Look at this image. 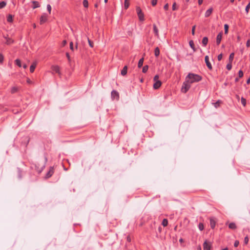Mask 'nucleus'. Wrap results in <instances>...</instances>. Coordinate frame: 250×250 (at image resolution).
<instances>
[{
    "instance_id": "nucleus-1",
    "label": "nucleus",
    "mask_w": 250,
    "mask_h": 250,
    "mask_svg": "<svg viewBox=\"0 0 250 250\" xmlns=\"http://www.w3.org/2000/svg\"><path fill=\"white\" fill-rule=\"evenodd\" d=\"M186 79L188 80L190 84L201 81L202 77L199 75L189 73L186 77Z\"/></svg>"
},
{
    "instance_id": "nucleus-2",
    "label": "nucleus",
    "mask_w": 250,
    "mask_h": 250,
    "mask_svg": "<svg viewBox=\"0 0 250 250\" xmlns=\"http://www.w3.org/2000/svg\"><path fill=\"white\" fill-rule=\"evenodd\" d=\"M191 87V84L185 79V81L183 83V85L181 88V91L183 93H186L190 89Z\"/></svg>"
},
{
    "instance_id": "nucleus-3",
    "label": "nucleus",
    "mask_w": 250,
    "mask_h": 250,
    "mask_svg": "<svg viewBox=\"0 0 250 250\" xmlns=\"http://www.w3.org/2000/svg\"><path fill=\"white\" fill-rule=\"evenodd\" d=\"M136 11L139 20L140 21H144L145 20L144 15L140 7H136Z\"/></svg>"
},
{
    "instance_id": "nucleus-4",
    "label": "nucleus",
    "mask_w": 250,
    "mask_h": 250,
    "mask_svg": "<svg viewBox=\"0 0 250 250\" xmlns=\"http://www.w3.org/2000/svg\"><path fill=\"white\" fill-rule=\"evenodd\" d=\"M48 15L46 13H42L40 17V24H42L44 23H45V22H46L48 20Z\"/></svg>"
},
{
    "instance_id": "nucleus-5",
    "label": "nucleus",
    "mask_w": 250,
    "mask_h": 250,
    "mask_svg": "<svg viewBox=\"0 0 250 250\" xmlns=\"http://www.w3.org/2000/svg\"><path fill=\"white\" fill-rule=\"evenodd\" d=\"M205 63H206L208 69L210 70H211L212 69V65H211L210 62L209 61V57L208 56H205Z\"/></svg>"
},
{
    "instance_id": "nucleus-6",
    "label": "nucleus",
    "mask_w": 250,
    "mask_h": 250,
    "mask_svg": "<svg viewBox=\"0 0 250 250\" xmlns=\"http://www.w3.org/2000/svg\"><path fill=\"white\" fill-rule=\"evenodd\" d=\"M111 96L113 99L118 100L119 99V94L118 91L113 90L111 93Z\"/></svg>"
},
{
    "instance_id": "nucleus-7",
    "label": "nucleus",
    "mask_w": 250,
    "mask_h": 250,
    "mask_svg": "<svg viewBox=\"0 0 250 250\" xmlns=\"http://www.w3.org/2000/svg\"><path fill=\"white\" fill-rule=\"evenodd\" d=\"M52 70L57 73L59 76H61V73L60 70V67L58 65H52L51 66Z\"/></svg>"
},
{
    "instance_id": "nucleus-8",
    "label": "nucleus",
    "mask_w": 250,
    "mask_h": 250,
    "mask_svg": "<svg viewBox=\"0 0 250 250\" xmlns=\"http://www.w3.org/2000/svg\"><path fill=\"white\" fill-rule=\"evenodd\" d=\"M211 246L210 243H208L207 241H205L203 244L204 250H210Z\"/></svg>"
},
{
    "instance_id": "nucleus-9",
    "label": "nucleus",
    "mask_w": 250,
    "mask_h": 250,
    "mask_svg": "<svg viewBox=\"0 0 250 250\" xmlns=\"http://www.w3.org/2000/svg\"><path fill=\"white\" fill-rule=\"evenodd\" d=\"M34 166L35 167V169L38 173H41L42 171L43 168L45 167L44 164L41 167L37 166L36 164L34 165Z\"/></svg>"
},
{
    "instance_id": "nucleus-10",
    "label": "nucleus",
    "mask_w": 250,
    "mask_h": 250,
    "mask_svg": "<svg viewBox=\"0 0 250 250\" xmlns=\"http://www.w3.org/2000/svg\"><path fill=\"white\" fill-rule=\"evenodd\" d=\"M222 32H220L217 36L216 37V44L219 45L221 41L222 37Z\"/></svg>"
},
{
    "instance_id": "nucleus-11",
    "label": "nucleus",
    "mask_w": 250,
    "mask_h": 250,
    "mask_svg": "<svg viewBox=\"0 0 250 250\" xmlns=\"http://www.w3.org/2000/svg\"><path fill=\"white\" fill-rule=\"evenodd\" d=\"M54 173V168L53 167H51L49 171L46 174V178H48L50 177Z\"/></svg>"
},
{
    "instance_id": "nucleus-12",
    "label": "nucleus",
    "mask_w": 250,
    "mask_h": 250,
    "mask_svg": "<svg viewBox=\"0 0 250 250\" xmlns=\"http://www.w3.org/2000/svg\"><path fill=\"white\" fill-rule=\"evenodd\" d=\"M161 84L162 83L160 81L157 80L153 84V88L155 89H157L161 86Z\"/></svg>"
},
{
    "instance_id": "nucleus-13",
    "label": "nucleus",
    "mask_w": 250,
    "mask_h": 250,
    "mask_svg": "<svg viewBox=\"0 0 250 250\" xmlns=\"http://www.w3.org/2000/svg\"><path fill=\"white\" fill-rule=\"evenodd\" d=\"M212 11H213V9L212 8H210L208 9L206 11L205 14V17H208L212 13Z\"/></svg>"
},
{
    "instance_id": "nucleus-14",
    "label": "nucleus",
    "mask_w": 250,
    "mask_h": 250,
    "mask_svg": "<svg viewBox=\"0 0 250 250\" xmlns=\"http://www.w3.org/2000/svg\"><path fill=\"white\" fill-rule=\"evenodd\" d=\"M127 72V66L125 65L121 70V74L122 76H125Z\"/></svg>"
},
{
    "instance_id": "nucleus-15",
    "label": "nucleus",
    "mask_w": 250,
    "mask_h": 250,
    "mask_svg": "<svg viewBox=\"0 0 250 250\" xmlns=\"http://www.w3.org/2000/svg\"><path fill=\"white\" fill-rule=\"evenodd\" d=\"M37 63L36 62H33L30 67V71L31 73H33L36 68Z\"/></svg>"
},
{
    "instance_id": "nucleus-16",
    "label": "nucleus",
    "mask_w": 250,
    "mask_h": 250,
    "mask_svg": "<svg viewBox=\"0 0 250 250\" xmlns=\"http://www.w3.org/2000/svg\"><path fill=\"white\" fill-rule=\"evenodd\" d=\"M32 3L33 4V6H32L33 9H35L40 6V3L37 1H32Z\"/></svg>"
},
{
    "instance_id": "nucleus-17",
    "label": "nucleus",
    "mask_w": 250,
    "mask_h": 250,
    "mask_svg": "<svg viewBox=\"0 0 250 250\" xmlns=\"http://www.w3.org/2000/svg\"><path fill=\"white\" fill-rule=\"evenodd\" d=\"M208 42V38L207 37H205L203 38L202 43L203 46H206Z\"/></svg>"
},
{
    "instance_id": "nucleus-18",
    "label": "nucleus",
    "mask_w": 250,
    "mask_h": 250,
    "mask_svg": "<svg viewBox=\"0 0 250 250\" xmlns=\"http://www.w3.org/2000/svg\"><path fill=\"white\" fill-rule=\"evenodd\" d=\"M153 31L155 34V36L157 37H158L159 36V31H158V28L156 27V25L155 24H153Z\"/></svg>"
},
{
    "instance_id": "nucleus-19",
    "label": "nucleus",
    "mask_w": 250,
    "mask_h": 250,
    "mask_svg": "<svg viewBox=\"0 0 250 250\" xmlns=\"http://www.w3.org/2000/svg\"><path fill=\"white\" fill-rule=\"evenodd\" d=\"M229 228L230 229H236V225L234 223L232 222L229 225Z\"/></svg>"
},
{
    "instance_id": "nucleus-20",
    "label": "nucleus",
    "mask_w": 250,
    "mask_h": 250,
    "mask_svg": "<svg viewBox=\"0 0 250 250\" xmlns=\"http://www.w3.org/2000/svg\"><path fill=\"white\" fill-rule=\"evenodd\" d=\"M154 54L156 57H158L160 55V49L158 47L155 48Z\"/></svg>"
},
{
    "instance_id": "nucleus-21",
    "label": "nucleus",
    "mask_w": 250,
    "mask_h": 250,
    "mask_svg": "<svg viewBox=\"0 0 250 250\" xmlns=\"http://www.w3.org/2000/svg\"><path fill=\"white\" fill-rule=\"evenodd\" d=\"M143 62H144V58H142L141 59H140L139 60L138 63V67L139 68H141L143 66Z\"/></svg>"
},
{
    "instance_id": "nucleus-22",
    "label": "nucleus",
    "mask_w": 250,
    "mask_h": 250,
    "mask_svg": "<svg viewBox=\"0 0 250 250\" xmlns=\"http://www.w3.org/2000/svg\"><path fill=\"white\" fill-rule=\"evenodd\" d=\"M189 44L190 47L193 49L194 51H195L196 49L194 47V42L193 41L191 40L189 42Z\"/></svg>"
},
{
    "instance_id": "nucleus-23",
    "label": "nucleus",
    "mask_w": 250,
    "mask_h": 250,
    "mask_svg": "<svg viewBox=\"0 0 250 250\" xmlns=\"http://www.w3.org/2000/svg\"><path fill=\"white\" fill-rule=\"evenodd\" d=\"M129 6V2L128 0H125L124 2V8L125 9H127Z\"/></svg>"
},
{
    "instance_id": "nucleus-24",
    "label": "nucleus",
    "mask_w": 250,
    "mask_h": 250,
    "mask_svg": "<svg viewBox=\"0 0 250 250\" xmlns=\"http://www.w3.org/2000/svg\"><path fill=\"white\" fill-rule=\"evenodd\" d=\"M221 102L220 100H218L216 102L212 103V104L215 108H217L219 106Z\"/></svg>"
},
{
    "instance_id": "nucleus-25",
    "label": "nucleus",
    "mask_w": 250,
    "mask_h": 250,
    "mask_svg": "<svg viewBox=\"0 0 250 250\" xmlns=\"http://www.w3.org/2000/svg\"><path fill=\"white\" fill-rule=\"evenodd\" d=\"M162 225L164 227H166L168 225V220L167 219H164L162 222Z\"/></svg>"
},
{
    "instance_id": "nucleus-26",
    "label": "nucleus",
    "mask_w": 250,
    "mask_h": 250,
    "mask_svg": "<svg viewBox=\"0 0 250 250\" xmlns=\"http://www.w3.org/2000/svg\"><path fill=\"white\" fill-rule=\"evenodd\" d=\"M15 62L16 64L19 67H21L22 66L21 62L19 59H16Z\"/></svg>"
},
{
    "instance_id": "nucleus-27",
    "label": "nucleus",
    "mask_w": 250,
    "mask_h": 250,
    "mask_svg": "<svg viewBox=\"0 0 250 250\" xmlns=\"http://www.w3.org/2000/svg\"><path fill=\"white\" fill-rule=\"evenodd\" d=\"M234 53H231L229 56V61L230 62H232L234 58Z\"/></svg>"
},
{
    "instance_id": "nucleus-28",
    "label": "nucleus",
    "mask_w": 250,
    "mask_h": 250,
    "mask_svg": "<svg viewBox=\"0 0 250 250\" xmlns=\"http://www.w3.org/2000/svg\"><path fill=\"white\" fill-rule=\"evenodd\" d=\"M7 21L9 22H11L13 21V16L11 15H9L7 18Z\"/></svg>"
},
{
    "instance_id": "nucleus-29",
    "label": "nucleus",
    "mask_w": 250,
    "mask_h": 250,
    "mask_svg": "<svg viewBox=\"0 0 250 250\" xmlns=\"http://www.w3.org/2000/svg\"><path fill=\"white\" fill-rule=\"evenodd\" d=\"M6 5V2L4 1L0 2V9L3 8Z\"/></svg>"
},
{
    "instance_id": "nucleus-30",
    "label": "nucleus",
    "mask_w": 250,
    "mask_h": 250,
    "mask_svg": "<svg viewBox=\"0 0 250 250\" xmlns=\"http://www.w3.org/2000/svg\"><path fill=\"white\" fill-rule=\"evenodd\" d=\"M229 25L227 24H225L224 25V30H225V34H227L228 33V29H229Z\"/></svg>"
},
{
    "instance_id": "nucleus-31",
    "label": "nucleus",
    "mask_w": 250,
    "mask_h": 250,
    "mask_svg": "<svg viewBox=\"0 0 250 250\" xmlns=\"http://www.w3.org/2000/svg\"><path fill=\"white\" fill-rule=\"evenodd\" d=\"M148 65H145L143 67V69H142V72L143 73H146L147 70H148Z\"/></svg>"
},
{
    "instance_id": "nucleus-32",
    "label": "nucleus",
    "mask_w": 250,
    "mask_h": 250,
    "mask_svg": "<svg viewBox=\"0 0 250 250\" xmlns=\"http://www.w3.org/2000/svg\"><path fill=\"white\" fill-rule=\"evenodd\" d=\"M83 5L84 7L87 8L88 6V2L87 0H83Z\"/></svg>"
},
{
    "instance_id": "nucleus-33",
    "label": "nucleus",
    "mask_w": 250,
    "mask_h": 250,
    "mask_svg": "<svg viewBox=\"0 0 250 250\" xmlns=\"http://www.w3.org/2000/svg\"><path fill=\"white\" fill-rule=\"evenodd\" d=\"M241 101L242 104L244 106H245L246 104V100L244 98L242 97L241 99Z\"/></svg>"
},
{
    "instance_id": "nucleus-34",
    "label": "nucleus",
    "mask_w": 250,
    "mask_h": 250,
    "mask_svg": "<svg viewBox=\"0 0 250 250\" xmlns=\"http://www.w3.org/2000/svg\"><path fill=\"white\" fill-rule=\"evenodd\" d=\"M250 8V2L248 4L245 8V11L247 13H249V10Z\"/></svg>"
},
{
    "instance_id": "nucleus-35",
    "label": "nucleus",
    "mask_w": 250,
    "mask_h": 250,
    "mask_svg": "<svg viewBox=\"0 0 250 250\" xmlns=\"http://www.w3.org/2000/svg\"><path fill=\"white\" fill-rule=\"evenodd\" d=\"M226 68L228 70H230L232 68L231 62H229V63H228L226 66Z\"/></svg>"
},
{
    "instance_id": "nucleus-36",
    "label": "nucleus",
    "mask_w": 250,
    "mask_h": 250,
    "mask_svg": "<svg viewBox=\"0 0 250 250\" xmlns=\"http://www.w3.org/2000/svg\"><path fill=\"white\" fill-rule=\"evenodd\" d=\"M46 8H47V11H48L49 13L50 14L51 13V6L50 4H47V6H46Z\"/></svg>"
},
{
    "instance_id": "nucleus-37",
    "label": "nucleus",
    "mask_w": 250,
    "mask_h": 250,
    "mask_svg": "<svg viewBox=\"0 0 250 250\" xmlns=\"http://www.w3.org/2000/svg\"><path fill=\"white\" fill-rule=\"evenodd\" d=\"M243 72L242 70H240L238 72V76L239 78H242L243 76Z\"/></svg>"
},
{
    "instance_id": "nucleus-38",
    "label": "nucleus",
    "mask_w": 250,
    "mask_h": 250,
    "mask_svg": "<svg viewBox=\"0 0 250 250\" xmlns=\"http://www.w3.org/2000/svg\"><path fill=\"white\" fill-rule=\"evenodd\" d=\"M87 40H88V42L89 45L91 47H93V43L88 38H87Z\"/></svg>"
},
{
    "instance_id": "nucleus-39",
    "label": "nucleus",
    "mask_w": 250,
    "mask_h": 250,
    "mask_svg": "<svg viewBox=\"0 0 250 250\" xmlns=\"http://www.w3.org/2000/svg\"><path fill=\"white\" fill-rule=\"evenodd\" d=\"M249 238H248V236H246V237L244 238V243H245V244L246 245V244H247L248 243V242H249Z\"/></svg>"
},
{
    "instance_id": "nucleus-40",
    "label": "nucleus",
    "mask_w": 250,
    "mask_h": 250,
    "mask_svg": "<svg viewBox=\"0 0 250 250\" xmlns=\"http://www.w3.org/2000/svg\"><path fill=\"white\" fill-rule=\"evenodd\" d=\"M210 226L212 229H213L215 227V222L212 220H210Z\"/></svg>"
},
{
    "instance_id": "nucleus-41",
    "label": "nucleus",
    "mask_w": 250,
    "mask_h": 250,
    "mask_svg": "<svg viewBox=\"0 0 250 250\" xmlns=\"http://www.w3.org/2000/svg\"><path fill=\"white\" fill-rule=\"evenodd\" d=\"M199 229L200 230H202L204 229V226L203 224L200 223L199 224Z\"/></svg>"
},
{
    "instance_id": "nucleus-42",
    "label": "nucleus",
    "mask_w": 250,
    "mask_h": 250,
    "mask_svg": "<svg viewBox=\"0 0 250 250\" xmlns=\"http://www.w3.org/2000/svg\"><path fill=\"white\" fill-rule=\"evenodd\" d=\"M17 91V88L16 87H13L11 89V92L14 93H15Z\"/></svg>"
},
{
    "instance_id": "nucleus-43",
    "label": "nucleus",
    "mask_w": 250,
    "mask_h": 250,
    "mask_svg": "<svg viewBox=\"0 0 250 250\" xmlns=\"http://www.w3.org/2000/svg\"><path fill=\"white\" fill-rule=\"evenodd\" d=\"M157 0H152L151 4L153 6H155L157 4Z\"/></svg>"
},
{
    "instance_id": "nucleus-44",
    "label": "nucleus",
    "mask_w": 250,
    "mask_h": 250,
    "mask_svg": "<svg viewBox=\"0 0 250 250\" xmlns=\"http://www.w3.org/2000/svg\"><path fill=\"white\" fill-rule=\"evenodd\" d=\"M21 171L20 169L18 168V177L20 179L21 178Z\"/></svg>"
},
{
    "instance_id": "nucleus-45",
    "label": "nucleus",
    "mask_w": 250,
    "mask_h": 250,
    "mask_svg": "<svg viewBox=\"0 0 250 250\" xmlns=\"http://www.w3.org/2000/svg\"><path fill=\"white\" fill-rule=\"evenodd\" d=\"M70 48L72 51L74 50L73 43L72 42L70 43Z\"/></svg>"
},
{
    "instance_id": "nucleus-46",
    "label": "nucleus",
    "mask_w": 250,
    "mask_h": 250,
    "mask_svg": "<svg viewBox=\"0 0 250 250\" xmlns=\"http://www.w3.org/2000/svg\"><path fill=\"white\" fill-rule=\"evenodd\" d=\"M239 244V242L238 241L236 240L235 241L234 243V247H238V245Z\"/></svg>"
},
{
    "instance_id": "nucleus-47",
    "label": "nucleus",
    "mask_w": 250,
    "mask_h": 250,
    "mask_svg": "<svg viewBox=\"0 0 250 250\" xmlns=\"http://www.w3.org/2000/svg\"><path fill=\"white\" fill-rule=\"evenodd\" d=\"M3 61V56L1 53H0V63L2 62Z\"/></svg>"
},
{
    "instance_id": "nucleus-48",
    "label": "nucleus",
    "mask_w": 250,
    "mask_h": 250,
    "mask_svg": "<svg viewBox=\"0 0 250 250\" xmlns=\"http://www.w3.org/2000/svg\"><path fill=\"white\" fill-rule=\"evenodd\" d=\"M217 59L218 61H221L222 59V54H219L217 57Z\"/></svg>"
},
{
    "instance_id": "nucleus-49",
    "label": "nucleus",
    "mask_w": 250,
    "mask_h": 250,
    "mask_svg": "<svg viewBox=\"0 0 250 250\" xmlns=\"http://www.w3.org/2000/svg\"><path fill=\"white\" fill-rule=\"evenodd\" d=\"M159 79V76L158 75H156L154 76V78H153V80L155 81V82H156L157 80H158Z\"/></svg>"
},
{
    "instance_id": "nucleus-50",
    "label": "nucleus",
    "mask_w": 250,
    "mask_h": 250,
    "mask_svg": "<svg viewBox=\"0 0 250 250\" xmlns=\"http://www.w3.org/2000/svg\"><path fill=\"white\" fill-rule=\"evenodd\" d=\"M250 46V39L248 40L246 42V46L249 47Z\"/></svg>"
},
{
    "instance_id": "nucleus-51",
    "label": "nucleus",
    "mask_w": 250,
    "mask_h": 250,
    "mask_svg": "<svg viewBox=\"0 0 250 250\" xmlns=\"http://www.w3.org/2000/svg\"><path fill=\"white\" fill-rule=\"evenodd\" d=\"M195 25L193 26L192 28V34L193 35L195 34Z\"/></svg>"
},
{
    "instance_id": "nucleus-52",
    "label": "nucleus",
    "mask_w": 250,
    "mask_h": 250,
    "mask_svg": "<svg viewBox=\"0 0 250 250\" xmlns=\"http://www.w3.org/2000/svg\"><path fill=\"white\" fill-rule=\"evenodd\" d=\"M168 8V4L167 3L164 6V9L165 10H167Z\"/></svg>"
},
{
    "instance_id": "nucleus-53",
    "label": "nucleus",
    "mask_w": 250,
    "mask_h": 250,
    "mask_svg": "<svg viewBox=\"0 0 250 250\" xmlns=\"http://www.w3.org/2000/svg\"><path fill=\"white\" fill-rule=\"evenodd\" d=\"M176 9V3L174 2L173 5H172V10H175Z\"/></svg>"
},
{
    "instance_id": "nucleus-54",
    "label": "nucleus",
    "mask_w": 250,
    "mask_h": 250,
    "mask_svg": "<svg viewBox=\"0 0 250 250\" xmlns=\"http://www.w3.org/2000/svg\"><path fill=\"white\" fill-rule=\"evenodd\" d=\"M66 44V41L65 40H63L62 41V46H64Z\"/></svg>"
},
{
    "instance_id": "nucleus-55",
    "label": "nucleus",
    "mask_w": 250,
    "mask_h": 250,
    "mask_svg": "<svg viewBox=\"0 0 250 250\" xmlns=\"http://www.w3.org/2000/svg\"><path fill=\"white\" fill-rule=\"evenodd\" d=\"M66 56L67 58V59H68V60H70V56H69V54L68 53H66Z\"/></svg>"
},
{
    "instance_id": "nucleus-56",
    "label": "nucleus",
    "mask_w": 250,
    "mask_h": 250,
    "mask_svg": "<svg viewBox=\"0 0 250 250\" xmlns=\"http://www.w3.org/2000/svg\"><path fill=\"white\" fill-rule=\"evenodd\" d=\"M198 4H199V5H201V4H202V3H203V0H198Z\"/></svg>"
},
{
    "instance_id": "nucleus-57",
    "label": "nucleus",
    "mask_w": 250,
    "mask_h": 250,
    "mask_svg": "<svg viewBox=\"0 0 250 250\" xmlns=\"http://www.w3.org/2000/svg\"><path fill=\"white\" fill-rule=\"evenodd\" d=\"M247 83V84H249L250 83V78H249L247 80V82H246Z\"/></svg>"
},
{
    "instance_id": "nucleus-58",
    "label": "nucleus",
    "mask_w": 250,
    "mask_h": 250,
    "mask_svg": "<svg viewBox=\"0 0 250 250\" xmlns=\"http://www.w3.org/2000/svg\"><path fill=\"white\" fill-rule=\"evenodd\" d=\"M23 67L24 68V69H26L27 67V64H24L23 65H22Z\"/></svg>"
},
{
    "instance_id": "nucleus-59",
    "label": "nucleus",
    "mask_w": 250,
    "mask_h": 250,
    "mask_svg": "<svg viewBox=\"0 0 250 250\" xmlns=\"http://www.w3.org/2000/svg\"><path fill=\"white\" fill-rule=\"evenodd\" d=\"M127 240L128 241V242H130L131 241V239L129 237H127Z\"/></svg>"
},
{
    "instance_id": "nucleus-60",
    "label": "nucleus",
    "mask_w": 250,
    "mask_h": 250,
    "mask_svg": "<svg viewBox=\"0 0 250 250\" xmlns=\"http://www.w3.org/2000/svg\"><path fill=\"white\" fill-rule=\"evenodd\" d=\"M238 81H239V79H238V78H236L235 79V82H237Z\"/></svg>"
},
{
    "instance_id": "nucleus-61",
    "label": "nucleus",
    "mask_w": 250,
    "mask_h": 250,
    "mask_svg": "<svg viewBox=\"0 0 250 250\" xmlns=\"http://www.w3.org/2000/svg\"><path fill=\"white\" fill-rule=\"evenodd\" d=\"M179 242L182 243L183 242V239L182 238H180V240H179Z\"/></svg>"
},
{
    "instance_id": "nucleus-62",
    "label": "nucleus",
    "mask_w": 250,
    "mask_h": 250,
    "mask_svg": "<svg viewBox=\"0 0 250 250\" xmlns=\"http://www.w3.org/2000/svg\"><path fill=\"white\" fill-rule=\"evenodd\" d=\"M27 82L28 83H30L31 81H30V80L28 79H27Z\"/></svg>"
},
{
    "instance_id": "nucleus-63",
    "label": "nucleus",
    "mask_w": 250,
    "mask_h": 250,
    "mask_svg": "<svg viewBox=\"0 0 250 250\" xmlns=\"http://www.w3.org/2000/svg\"><path fill=\"white\" fill-rule=\"evenodd\" d=\"M221 250H228V249L227 248H226L223 249H222Z\"/></svg>"
},
{
    "instance_id": "nucleus-64",
    "label": "nucleus",
    "mask_w": 250,
    "mask_h": 250,
    "mask_svg": "<svg viewBox=\"0 0 250 250\" xmlns=\"http://www.w3.org/2000/svg\"><path fill=\"white\" fill-rule=\"evenodd\" d=\"M107 1H108V0H104V1L105 3H107Z\"/></svg>"
}]
</instances>
